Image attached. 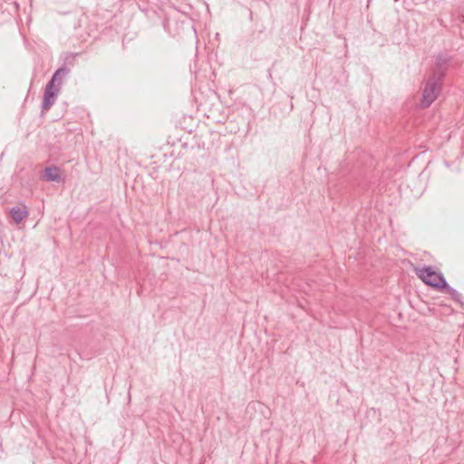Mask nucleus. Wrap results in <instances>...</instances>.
I'll return each mask as SVG.
<instances>
[{"label": "nucleus", "mask_w": 464, "mask_h": 464, "mask_svg": "<svg viewBox=\"0 0 464 464\" xmlns=\"http://www.w3.org/2000/svg\"><path fill=\"white\" fill-rule=\"evenodd\" d=\"M44 179L47 181L60 182L62 180L60 169L56 166L45 168Z\"/></svg>", "instance_id": "obj_6"}, {"label": "nucleus", "mask_w": 464, "mask_h": 464, "mask_svg": "<svg viewBox=\"0 0 464 464\" xmlns=\"http://www.w3.org/2000/svg\"><path fill=\"white\" fill-rule=\"evenodd\" d=\"M10 215L15 224H20L28 216V210L25 205L14 206L10 209Z\"/></svg>", "instance_id": "obj_5"}, {"label": "nucleus", "mask_w": 464, "mask_h": 464, "mask_svg": "<svg viewBox=\"0 0 464 464\" xmlns=\"http://www.w3.org/2000/svg\"><path fill=\"white\" fill-rule=\"evenodd\" d=\"M416 275L426 285L441 290L442 287L447 286V282L441 273L435 271L431 266H424L416 269Z\"/></svg>", "instance_id": "obj_3"}, {"label": "nucleus", "mask_w": 464, "mask_h": 464, "mask_svg": "<svg viewBox=\"0 0 464 464\" xmlns=\"http://www.w3.org/2000/svg\"><path fill=\"white\" fill-rule=\"evenodd\" d=\"M443 81L430 76L424 85L422 91V98L420 102V106L426 109L437 99L441 92Z\"/></svg>", "instance_id": "obj_2"}, {"label": "nucleus", "mask_w": 464, "mask_h": 464, "mask_svg": "<svg viewBox=\"0 0 464 464\" xmlns=\"http://www.w3.org/2000/svg\"><path fill=\"white\" fill-rule=\"evenodd\" d=\"M68 73L69 69L67 67H61L53 73L52 79L47 82L42 103L43 111H48L53 105L60 92L62 81Z\"/></svg>", "instance_id": "obj_1"}, {"label": "nucleus", "mask_w": 464, "mask_h": 464, "mask_svg": "<svg viewBox=\"0 0 464 464\" xmlns=\"http://www.w3.org/2000/svg\"><path fill=\"white\" fill-rule=\"evenodd\" d=\"M441 290H444L448 295H450V297L458 302V303H460L461 302V295L457 291L455 290L454 288L449 286V285L447 284V286L445 287H442Z\"/></svg>", "instance_id": "obj_7"}, {"label": "nucleus", "mask_w": 464, "mask_h": 464, "mask_svg": "<svg viewBox=\"0 0 464 464\" xmlns=\"http://www.w3.org/2000/svg\"><path fill=\"white\" fill-rule=\"evenodd\" d=\"M449 62L450 58L447 55L439 54L436 57L435 67L433 69V72L430 76L443 81V77L448 70Z\"/></svg>", "instance_id": "obj_4"}]
</instances>
